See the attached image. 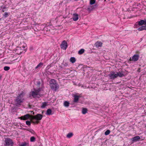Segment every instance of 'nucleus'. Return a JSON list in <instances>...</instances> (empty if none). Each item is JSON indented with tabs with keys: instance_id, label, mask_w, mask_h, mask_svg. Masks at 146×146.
I'll list each match as a JSON object with an SVG mask.
<instances>
[{
	"instance_id": "f257e3e1",
	"label": "nucleus",
	"mask_w": 146,
	"mask_h": 146,
	"mask_svg": "<svg viewBox=\"0 0 146 146\" xmlns=\"http://www.w3.org/2000/svg\"><path fill=\"white\" fill-rule=\"evenodd\" d=\"M26 45V44L24 43L23 45L21 46L17 47L15 50V53L12 50L10 49V54H11V56H10V59L11 58V60H12V61L16 60L17 58L15 56V54H20L22 53L23 52V50L25 52V50L27 49Z\"/></svg>"
},
{
	"instance_id": "f03ea898",
	"label": "nucleus",
	"mask_w": 146,
	"mask_h": 146,
	"mask_svg": "<svg viewBox=\"0 0 146 146\" xmlns=\"http://www.w3.org/2000/svg\"><path fill=\"white\" fill-rule=\"evenodd\" d=\"M50 86L51 89L55 92L59 89V85L57 84L56 80L51 79L50 81Z\"/></svg>"
},
{
	"instance_id": "7ed1b4c3",
	"label": "nucleus",
	"mask_w": 146,
	"mask_h": 146,
	"mask_svg": "<svg viewBox=\"0 0 146 146\" xmlns=\"http://www.w3.org/2000/svg\"><path fill=\"white\" fill-rule=\"evenodd\" d=\"M42 117V115L40 114H37L35 116H32L31 118V119L33 120L35 119L36 120L35 121H32V122L34 123H38L39 122L38 121H40Z\"/></svg>"
},
{
	"instance_id": "20e7f679",
	"label": "nucleus",
	"mask_w": 146,
	"mask_h": 146,
	"mask_svg": "<svg viewBox=\"0 0 146 146\" xmlns=\"http://www.w3.org/2000/svg\"><path fill=\"white\" fill-rule=\"evenodd\" d=\"M22 95V94L21 93L17 97L15 101V103L17 104H20L22 102L23 98L21 97Z\"/></svg>"
},
{
	"instance_id": "39448f33",
	"label": "nucleus",
	"mask_w": 146,
	"mask_h": 146,
	"mask_svg": "<svg viewBox=\"0 0 146 146\" xmlns=\"http://www.w3.org/2000/svg\"><path fill=\"white\" fill-rule=\"evenodd\" d=\"M108 76L110 79L111 80H114L117 78L116 72L113 71H111L109 74Z\"/></svg>"
},
{
	"instance_id": "423d86ee",
	"label": "nucleus",
	"mask_w": 146,
	"mask_h": 146,
	"mask_svg": "<svg viewBox=\"0 0 146 146\" xmlns=\"http://www.w3.org/2000/svg\"><path fill=\"white\" fill-rule=\"evenodd\" d=\"M139 56L138 54H134L132 57L130 58L129 61H131L135 62L137 61L139 59Z\"/></svg>"
},
{
	"instance_id": "0eeeda50",
	"label": "nucleus",
	"mask_w": 146,
	"mask_h": 146,
	"mask_svg": "<svg viewBox=\"0 0 146 146\" xmlns=\"http://www.w3.org/2000/svg\"><path fill=\"white\" fill-rule=\"evenodd\" d=\"M60 46L61 48L65 50L68 47L67 42L65 40H64L61 43Z\"/></svg>"
},
{
	"instance_id": "6e6552de",
	"label": "nucleus",
	"mask_w": 146,
	"mask_h": 146,
	"mask_svg": "<svg viewBox=\"0 0 146 146\" xmlns=\"http://www.w3.org/2000/svg\"><path fill=\"white\" fill-rule=\"evenodd\" d=\"M137 23H138V25L139 26H142L143 25L146 26V19H145L144 20H142L137 21Z\"/></svg>"
},
{
	"instance_id": "1a4fd4ad",
	"label": "nucleus",
	"mask_w": 146,
	"mask_h": 146,
	"mask_svg": "<svg viewBox=\"0 0 146 146\" xmlns=\"http://www.w3.org/2000/svg\"><path fill=\"white\" fill-rule=\"evenodd\" d=\"M30 116L29 114H27L23 116H22L20 117L21 119L25 120L28 119L30 117Z\"/></svg>"
},
{
	"instance_id": "9d476101",
	"label": "nucleus",
	"mask_w": 146,
	"mask_h": 146,
	"mask_svg": "<svg viewBox=\"0 0 146 146\" xmlns=\"http://www.w3.org/2000/svg\"><path fill=\"white\" fill-rule=\"evenodd\" d=\"M74 102L77 103L78 101L79 98L81 97V96L80 95H75L74 96Z\"/></svg>"
},
{
	"instance_id": "9b49d317",
	"label": "nucleus",
	"mask_w": 146,
	"mask_h": 146,
	"mask_svg": "<svg viewBox=\"0 0 146 146\" xmlns=\"http://www.w3.org/2000/svg\"><path fill=\"white\" fill-rule=\"evenodd\" d=\"M31 95L33 98H35L36 97V96L38 95V94L35 90V91H32L31 92Z\"/></svg>"
},
{
	"instance_id": "f8f14e48",
	"label": "nucleus",
	"mask_w": 146,
	"mask_h": 146,
	"mask_svg": "<svg viewBox=\"0 0 146 146\" xmlns=\"http://www.w3.org/2000/svg\"><path fill=\"white\" fill-rule=\"evenodd\" d=\"M116 72L117 77L118 76H119L120 77H122L124 76V74L123 73V72L122 71H121V72Z\"/></svg>"
},
{
	"instance_id": "ddd939ff",
	"label": "nucleus",
	"mask_w": 146,
	"mask_h": 146,
	"mask_svg": "<svg viewBox=\"0 0 146 146\" xmlns=\"http://www.w3.org/2000/svg\"><path fill=\"white\" fill-rule=\"evenodd\" d=\"M73 20L74 21H76L78 19V14L74 13L73 14Z\"/></svg>"
},
{
	"instance_id": "4468645a",
	"label": "nucleus",
	"mask_w": 146,
	"mask_h": 146,
	"mask_svg": "<svg viewBox=\"0 0 146 146\" xmlns=\"http://www.w3.org/2000/svg\"><path fill=\"white\" fill-rule=\"evenodd\" d=\"M140 139V137L138 136H136L132 139V141L133 142L136 141Z\"/></svg>"
},
{
	"instance_id": "2eb2a0df",
	"label": "nucleus",
	"mask_w": 146,
	"mask_h": 146,
	"mask_svg": "<svg viewBox=\"0 0 146 146\" xmlns=\"http://www.w3.org/2000/svg\"><path fill=\"white\" fill-rule=\"evenodd\" d=\"M5 143L4 146H9V138H5Z\"/></svg>"
},
{
	"instance_id": "dca6fc26",
	"label": "nucleus",
	"mask_w": 146,
	"mask_h": 146,
	"mask_svg": "<svg viewBox=\"0 0 146 146\" xmlns=\"http://www.w3.org/2000/svg\"><path fill=\"white\" fill-rule=\"evenodd\" d=\"M102 43L100 41H97L95 43V45L97 47H101L102 46Z\"/></svg>"
},
{
	"instance_id": "f3484780",
	"label": "nucleus",
	"mask_w": 146,
	"mask_h": 146,
	"mask_svg": "<svg viewBox=\"0 0 146 146\" xmlns=\"http://www.w3.org/2000/svg\"><path fill=\"white\" fill-rule=\"evenodd\" d=\"M138 30L139 31H141L143 30H146V26H142L138 29Z\"/></svg>"
},
{
	"instance_id": "a211bd4d",
	"label": "nucleus",
	"mask_w": 146,
	"mask_h": 146,
	"mask_svg": "<svg viewBox=\"0 0 146 146\" xmlns=\"http://www.w3.org/2000/svg\"><path fill=\"white\" fill-rule=\"evenodd\" d=\"M51 113V110L50 109H48L46 111V114L47 115H51L52 114Z\"/></svg>"
},
{
	"instance_id": "6ab92c4d",
	"label": "nucleus",
	"mask_w": 146,
	"mask_h": 146,
	"mask_svg": "<svg viewBox=\"0 0 146 146\" xmlns=\"http://www.w3.org/2000/svg\"><path fill=\"white\" fill-rule=\"evenodd\" d=\"M87 111V109L86 108H83L82 109V113L84 114H85Z\"/></svg>"
},
{
	"instance_id": "aec40b11",
	"label": "nucleus",
	"mask_w": 146,
	"mask_h": 146,
	"mask_svg": "<svg viewBox=\"0 0 146 146\" xmlns=\"http://www.w3.org/2000/svg\"><path fill=\"white\" fill-rule=\"evenodd\" d=\"M70 61L72 63H74L76 61L75 58L74 57H71L70 59Z\"/></svg>"
},
{
	"instance_id": "412c9836",
	"label": "nucleus",
	"mask_w": 146,
	"mask_h": 146,
	"mask_svg": "<svg viewBox=\"0 0 146 146\" xmlns=\"http://www.w3.org/2000/svg\"><path fill=\"white\" fill-rule=\"evenodd\" d=\"M87 11L90 13L91 11H92V8L91 5H90L88 6L87 9Z\"/></svg>"
},
{
	"instance_id": "4be33fe9",
	"label": "nucleus",
	"mask_w": 146,
	"mask_h": 146,
	"mask_svg": "<svg viewBox=\"0 0 146 146\" xmlns=\"http://www.w3.org/2000/svg\"><path fill=\"white\" fill-rule=\"evenodd\" d=\"M69 102L67 101H65L64 102V106L65 107H68L69 106Z\"/></svg>"
},
{
	"instance_id": "5701e85b",
	"label": "nucleus",
	"mask_w": 146,
	"mask_h": 146,
	"mask_svg": "<svg viewBox=\"0 0 146 146\" xmlns=\"http://www.w3.org/2000/svg\"><path fill=\"white\" fill-rule=\"evenodd\" d=\"M73 135V134L72 133H68L66 135V137L68 138H70Z\"/></svg>"
},
{
	"instance_id": "b1692460",
	"label": "nucleus",
	"mask_w": 146,
	"mask_h": 146,
	"mask_svg": "<svg viewBox=\"0 0 146 146\" xmlns=\"http://www.w3.org/2000/svg\"><path fill=\"white\" fill-rule=\"evenodd\" d=\"M30 140L31 142H34L35 141V138L34 136L31 137L30 138Z\"/></svg>"
},
{
	"instance_id": "393cba45",
	"label": "nucleus",
	"mask_w": 146,
	"mask_h": 146,
	"mask_svg": "<svg viewBox=\"0 0 146 146\" xmlns=\"http://www.w3.org/2000/svg\"><path fill=\"white\" fill-rule=\"evenodd\" d=\"M47 105V104L46 102H44L42 103L41 108H44Z\"/></svg>"
},
{
	"instance_id": "a878e982",
	"label": "nucleus",
	"mask_w": 146,
	"mask_h": 146,
	"mask_svg": "<svg viewBox=\"0 0 146 146\" xmlns=\"http://www.w3.org/2000/svg\"><path fill=\"white\" fill-rule=\"evenodd\" d=\"M84 51V50L83 49H81L79 51L78 53L79 54H83Z\"/></svg>"
},
{
	"instance_id": "bb28decb",
	"label": "nucleus",
	"mask_w": 146,
	"mask_h": 146,
	"mask_svg": "<svg viewBox=\"0 0 146 146\" xmlns=\"http://www.w3.org/2000/svg\"><path fill=\"white\" fill-rule=\"evenodd\" d=\"M43 65V64L41 62L40 63L36 66L35 67V69H36L38 68L41 67Z\"/></svg>"
},
{
	"instance_id": "cd10ccee",
	"label": "nucleus",
	"mask_w": 146,
	"mask_h": 146,
	"mask_svg": "<svg viewBox=\"0 0 146 146\" xmlns=\"http://www.w3.org/2000/svg\"><path fill=\"white\" fill-rule=\"evenodd\" d=\"M27 131H29V132L31 133L34 134L35 133V132L34 130L32 129H25Z\"/></svg>"
},
{
	"instance_id": "c85d7f7f",
	"label": "nucleus",
	"mask_w": 146,
	"mask_h": 146,
	"mask_svg": "<svg viewBox=\"0 0 146 146\" xmlns=\"http://www.w3.org/2000/svg\"><path fill=\"white\" fill-rule=\"evenodd\" d=\"M90 4L91 5L94 4L96 2L95 0H90Z\"/></svg>"
},
{
	"instance_id": "c756f323",
	"label": "nucleus",
	"mask_w": 146,
	"mask_h": 146,
	"mask_svg": "<svg viewBox=\"0 0 146 146\" xmlns=\"http://www.w3.org/2000/svg\"><path fill=\"white\" fill-rule=\"evenodd\" d=\"M110 131L109 130H107L105 133V134L106 135H108L110 134Z\"/></svg>"
},
{
	"instance_id": "7c9ffc66",
	"label": "nucleus",
	"mask_w": 146,
	"mask_h": 146,
	"mask_svg": "<svg viewBox=\"0 0 146 146\" xmlns=\"http://www.w3.org/2000/svg\"><path fill=\"white\" fill-rule=\"evenodd\" d=\"M4 69L5 71H8L9 70V67L5 66L4 67Z\"/></svg>"
},
{
	"instance_id": "2f4dec72",
	"label": "nucleus",
	"mask_w": 146,
	"mask_h": 146,
	"mask_svg": "<svg viewBox=\"0 0 146 146\" xmlns=\"http://www.w3.org/2000/svg\"><path fill=\"white\" fill-rule=\"evenodd\" d=\"M26 124L28 126H30L31 125V122L29 121H26Z\"/></svg>"
},
{
	"instance_id": "473e14b6",
	"label": "nucleus",
	"mask_w": 146,
	"mask_h": 146,
	"mask_svg": "<svg viewBox=\"0 0 146 146\" xmlns=\"http://www.w3.org/2000/svg\"><path fill=\"white\" fill-rule=\"evenodd\" d=\"M92 8V10L94 9H96L97 7V5H94L91 6Z\"/></svg>"
},
{
	"instance_id": "72a5a7b5",
	"label": "nucleus",
	"mask_w": 146,
	"mask_h": 146,
	"mask_svg": "<svg viewBox=\"0 0 146 146\" xmlns=\"http://www.w3.org/2000/svg\"><path fill=\"white\" fill-rule=\"evenodd\" d=\"M13 143L11 139H10V145L13 146Z\"/></svg>"
},
{
	"instance_id": "f704fd0d",
	"label": "nucleus",
	"mask_w": 146,
	"mask_h": 146,
	"mask_svg": "<svg viewBox=\"0 0 146 146\" xmlns=\"http://www.w3.org/2000/svg\"><path fill=\"white\" fill-rule=\"evenodd\" d=\"M36 92H37V93L39 94V92L41 91V89L40 88H39L37 90H35Z\"/></svg>"
},
{
	"instance_id": "c9c22d12",
	"label": "nucleus",
	"mask_w": 146,
	"mask_h": 146,
	"mask_svg": "<svg viewBox=\"0 0 146 146\" xmlns=\"http://www.w3.org/2000/svg\"><path fill=\"white\" fill-rule=\"evenodd\" d=\"M26 145V143L25 142H24L23 143H22L21 145V146H25Z\"/></svg>"
},
{
	"instance_id": "e433bc0d",
	"label": "nucleus",
	"mask_w": 146,
	"mask_h": 146,
	"mask_svg": "<svg viewBox=\"0 0 146 146\" xmlns=\"http://www.w3.org/2000/svg\"><path fill=\"white\" fill-rule=\"evenodd\" d=\"M36 82L37 84L39 86L41 84L40 82V81H37Z\"/></svg>"
},
{
	"instance_id": "4c0bfd02",
	"label": "nucleus",
	"mask_w": 146,
	"mask_h": 146,
	"mask_svg": "<svg viewBox=\"0 0 146 146\" xmlns=\"http://www.w3.org/2000/svg\"><path fill=\"white\" fill-rule=\"evenodd\" d=\"M68 66V64L67 63H65V64H64V66Z\"/></svg>"
},
{
	"instance_id": "58836bf2",
	"label": "nucleus",
	"mask_w": 146,
	"mask_h": 146,
	"mask_svg": "<svg viewBox=\"0 0 146 146\" xmlns=\"http://www.w3.org/2000/svg\"><path fill=\"white\" fill-rule=\"evenodd\" d=\"M8 15V14L7 13H5V15Z\"/></svg>"
},
{
	"instance_id": "ea45409f",
	"label": "nucleus",
	"mask_w": 146,
	"mask_h": 146,
	"mask_svg": "<svg viewBox=\"0 0 146 146\" xmlns=\"http://www.w3.org/2000/svg\"><path fill=\"white\" fill-rule=\"evenodd\" d=\"M1 77H2L1 75V74H0V79H1Z\"/></svg>"
},
{
	"instance_id": "a19ab883",
	"label": "nucleus",
	"mask_w": 146,
	"mask_h": 146,
	"mask_svg": "<svg viewBox=\"0 0 146 146\" xmlns=\"http://www.w3.org/2000/svg\"><path fill=\"white\" fill-rule=\"evenodd\" d=\"M67 1H71L72 0H66Z\"/></svg>"
},
{
	"instance_id": "79ce46f5",
	"label": "nucleus",
	"mask_w": 146,
	"mask_h": 146,
	"mask_svg": "<svg viewBox=\"0 0 146 146\" xmlns=\"http://www.w3.org/2000/svg\"><path fill=\"white\" fill-rule=\"evenodd\" d=\"M43 111H42V114H43Z\"/></svg>"
},
{
	"instance_id": "37998d69",
	"label": "nucleus",
	"mask_w": 146,
	"mask_h": 146,
	"mask_svg": "<svg viewBox=\"0 0 146 146\" xmlns=\"http://www.w3.org/2000/svg\"><path fill=\"white\" fill-rule=\"evenodd\" d=\"M13 45V43H12V45Z\"/></svg>"
},
{
	"instance_id": "c03bdc74",
	"label": "nucleus",
	"mask_w": 146,
	"mask_h": 146,
	"mask_svg": "<svg viewBox=\"0 0 146 146\" xmlns=\"http://www.w3.org/2000/svg\"><path fill=\"white\" fill-rule=\"evenodd\" d=\"M67 70H69V69H67Z\"/></svg>"
},
{
	"instance_id": "a18cd8bd",
	"label": "nucleus",
	"mask_w": 146,
	"mask_h": 146,
	"mask_svg": "<svg viewBox=\"0 0 146 146\" xmlns=\"http://www.w3.org/2000/svg\"><path fill=\"white\" fill-rule=\"evenodd\" d=\"M1 19H0V20H1Z\"/></svg>"
}]
</instances>
